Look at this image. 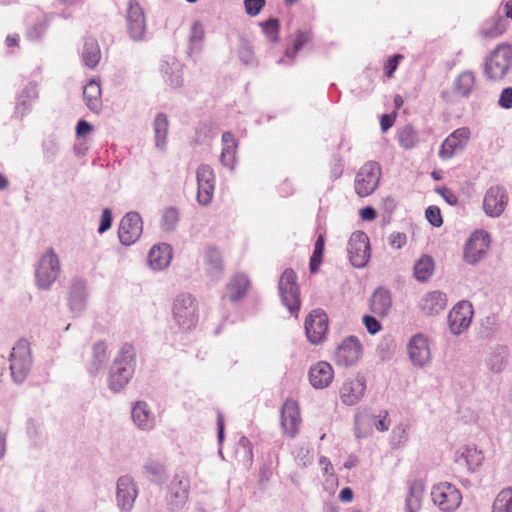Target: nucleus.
I'll return each mask as SVG.
<instances>
[{
	"instance_id": "obj_20",
	"label": "nucleus",
	"mask_w": 512,
	"mask_h": 512,
	"mask_svg": "<svg viewBox=\"0 0 512 512\" xmlns=\"http://www.w3.org/2000/svg\"><path fill=\"white\" fill-rule=\"evenodd\" d=\"M470 136L471 132L468 127L454 130L442 142L438 153L439 157L443 160L452 158L457 150H462L466 146Z\"/></svg>"
},
{
	"instance_id": "obj_27",
	"label": "nucleus",
	"mask_w": 512,
	"mask_h": 512,
	"mask_svg": "<svg viewBox=\"0 0 512 512\" xmlns=\"http://www.w3.org/2000/svg\"><path fill=\"white\" fill-rule=\"evenodd\" d=\"M38 98V91L35 84L29 83L26 85L21 93L17 96L14 115L22 119L32 107V104Z\"/></svg>"
},
{
	"instance_id": "obj_46",
	"label": "nucleus",
	"mask_w": 512,
	"mask_h": 512,
	"mask_svg": "<svg viewBox=\"0 0 512 512\" xmlns=\"http://www.w3.org/2000/svg\"><path fill=\"white\" fill-rule=\"evenodd\" d=\"M506 30L505 20L502 18H492L486 21L481 29V34L486 38H496Z\"/></svg>"
},
{
	"instance_id": "obj_59",
	"label": "nucleus",
	"mask_w": 512,
	"mask_h": 512,
	"mask_svg": "<svg viewBox=\"0 0 512 512\" xmlns=\"http://www.w3.org/2000/svg\"><path fill=\"white\" fill-rule=\"evenodd\" d=\"M498 104L500 107L504 109H511L512 108V87H507L502 90Z\"/></svg>"
},
{
	"instance_id": "obj_3",
	"label": "nucleus",
	"mask_w": 512,
	"mask_h": 512,
	"mask_svg": "<svg viewBox=\"0 0 512 512\" xmlns=\"http://www.w3.org/2000/svg\"><path fill=\"white\" fill-rule=\"evenodd\" d=\"M512 66V47L498 45L486 58L485 74L490 80H501Z\"/></svg>"
},
{
	"instance_id": "obj_57",
	"label": "nucleus",
	"mask_w": 512,
	"mask_h": 512,
	"mask_svg": "<svg viewBox=\"0 0 512 512\" xmlns=\"http://www.w3.org/2000/svg\"><path fill=\"white\" fill-rule=\"evenodd\" d=\"M389 244L395 249H401L407 242V236L401 232H393L388 238Z\"/></svg>"
},
{
	"instance_id": "obj_24",
	"label": "nucleus",
	"mask_w": 512,
	"mask_h": 512,
	"mask_svg": "<svg viewBox=\"0 0 512 512\" xmlns=\"http://www.w3.org/2000/svg\"><path fill=\"white\" fill-rule=\"evenodd\" d=\"M308 376L314 388L324 389L332 383L334 370L328 362L320 361L310 368Z\"/></svg>"
},
{
	"instance_id": "obj_48",
	"label": "nucleus",
	"mask_w": 512,
	"mask_h": 512,
	"mask_svg": "<svg viewBox=\"0 0 512 512\" xmlns=\"http://www.w3.org/2000/svg\"><path fill=\"white\" fill-rule=\"evenodd\" d=\"M179 220V213L178 210L174 207H169L165 209L162 220H161V227L165 231H171L173 230Z\"/></svg>"
},
{
	"instance_id": "obj_54",
	"label": "nucleus",
	"mask_w": 512,
	"mask_h": 512,
	"mask_svg": "<svg viewBox=\"0 0 512 512\" xmlns=\"http://www.w3.org/2000/svg\"><path fill=\"white\" fill-rule=\"evenodd\" d=\"M204 37L205 31L203 25L199 21L194 22L190 30V42L193 45L200 44L204 40Z\"/></svg>"
},
{
	"instance_id": "obj_11",
	"label": "nucleus",
	"mask_w": 512,
	"mask_h": 512,
	"mask_svg": "<svg viewBox=\"0 0 512 512\" xmlns=\"http://www.w3.org/2000/svg\"><path fill=\"white\" fill-rule=\"evenodd\" d=\"M363 356V345L354 335L343 339L335 350V363L340 367H352L356 365Z\"/></svg>"
},
{
	"instance_id": "obj_40",
	"label": "nucleus",
	"mask_w": 512,
	"mask_h": 512,
	"mask_svg": "<svg viewBox=\"0 0 512 512\" xmlns=\"http://www.w3.org/2000/svg\"><path fill=\"white\" fill-rule=\"evenodd\" d=\"M249 279L244 274L235 275L228 284L229 299L236 302L244 297L249 288Z\"/></svg>"
},
{
	"instance_id": "obj_43",
	"label": "nucleus",
	"mask_w": 512,
	"mask_h": 512,
	"mask_svg": "<svg viewBox=\"0 0 512 512\" xmlns=\"http://www.w3.org/2000/svg\"><path fill=\"white\" fill-rule=\"evenodd\" d=\"M147 478L155 483H163L167 479L165 465L159 461L150 460L144 465Z\"/></svg>"
},
{
	"instance_id": "obj_9",
	"label": "nucleus",
	"mask_w": 512,
	"mask_h": 512,
	"mask_svg": "<svg viewBox=\"0 0 512 512\" xmlns=\"http://www.w3.org/2000/svg\"><path fill=\"white\" fill-rule=\"evenodd\" d=\"M509 194L503 185H491L484 193L482 208L489 218H499L507 208Z\"/></svg>"
},
{
	"instance_id": "obj_56",
	"label": "nucleus",
	"mask_w": 512,
	"mask_h": 512,
	"mask_svg": "<svg viewBox=\"0 0 512 512\" xmlns=\"http://www.w3.org/2000/svg\"><path fill=\"white\" fill-rule=\"evenodd\" d=\"M112 219H113L112 218V211L109 208H105L102 211L100 225H99V228H98V232L100 234H102L105 231H107L108 229H110V227L112 225Z\"/></svg>"
},
{
	"instance_id": "obj_55",
	"label": "nucleus",
	"mask_w": 512,
	"mask_h": 512,
	"mask_svg": "<svg viewBox=\"0 0 512 512\" xmlns=\"http://www.w3.org/2000/svg\"><path fill=\"white\" fill-rule=\"evenodd\" d=\"M246 13L250 16H256L265 6V0H244Z\"/></svg>"
},
{
	"instance_id": "obj_31",
	"label": "nucleus",
	"mask_w": 512,
	"mask_h": 512,
	"mask_svg": "<svg viewBox=\"0 0 512 512\" xmlns=\"http://www.w3.org/2000/svg\"><path fill=\"white\" fill-rule=\"evenodd\" d=\"M205 270L212 278L218 279L224 272V263L220 251L212 246L205 250Z\"/></svg>"
},
{
	"instance_id": "obj_21",
	"label": "nucleus",
	"mask_w": 512,
	"mask_h": 512,
	"mask_svg": "<svg viewBox=\"0 0 512 512\" xmlns=\"http://www.w3.org/2000/svg\"><path fill=\"white\" fill-rule=\"evenodd\" d=\"M138 490L134 480L130 476H121L116 485V500L118 507L129 512L133 508L137 498Z\"/></svg>"
},
{
	"instance_id": "obj_62",
	"label": "nucleus",
	"mask_w": 512,
	"mask_h": 512,
	"mask_svg": "<svg viewBox=\"0 0 512 512\" xmlns=\"http://www.w3.org/2000/svg\"><path fill=\"white\" fill-rule=\"evenodd\" d=\"M323 255L320 253H314L312 254L310 258L309 263V269L311 273H316L319 270V267L322 263Z\"/></svg>"
},
{
	"instance_id": "obj_64",
	"label": "nucleus",
	"mask_w": 512,
	"mask_h": 512,
	"mask_svg": "<svg viewBox=\"0 0 512 512\" xmlns=\"http://www.w3.org/2000/svg\"><path fill=\"white\" fill-rule=\"evenodd\" d=\"M394 124V117L388 114H383L380 119V126L383 132H386Z\"/></svg>"
},
{
	"instance_id": "obj_47",
	"label": "nucleus",
	"mask_w": 512,
	"mask_h": 512,
	"mask_svg": "<svg viewBox=\"0 0 512 512\" xmlns=\"http://www.w3.org/2000/svg\"><path fill=\"white\" fill-rule=\"evenodd\" d=\"M35 20L32 26H30L27 30V37L30 40H38L42 37L48 27V21L44 14L41 12H35Z\"/></svg>"
},
{
	"instance_id": "obj_30",
	"label": "nucleus",
	"mask_w": 512,
	"mask_h": 512,
	"mask_svg": "<svg viewBox=\"0 0 512 512\" xmlns=\"http://www.w3.org/2000/svg\"><path fill=\"white\" fill-rule=\"evenodd\" d=\"M392 307V297L389 290L383 287L377 288L372 294L370 308L380 317L386 316Z\"/></svg>"
},
{
	"instance_id": "obj_29",
	"label": "nucleus",
	"mask_w": 512,
	"mask_h": 512,
	"mask_svg": "<svg viewBox=\"0 0 512 512\" xmlns=\"http://www.w3.org/2000/svg\"><path fill=\"white\" fill-rule=\"evenodd\" d=\"M238 149V140L231 132L222 134V151L220 161L223 166L233 170L236 165V154Z\"/></svg>"
},
{
	"instance_id": "obj_32",
	"label": "nucleus",
	"mask_w": 512,
	"mask_h": 512,
	"mask_svg": "<svg viewBox=\"0 0 512 512\" xmlns=\"http://www.w3.org/2000/svg\"><path fill=\"white\" fill-rule=\"evenodd\" d=\"M447 296L441 291H432L427 293L421 300L422 310L429 314L435 315L446 308Z\"/></svg>"
},
{
	"instance_id": "obj_45",
	"label": "nucleus",
	"mask_w": 512,
	"mask_h": 512,
	"mask_svg": "<svg viewBox=\"0 0 512 512\" xmlns=\"http://www.w3.org/2000/svg\"><path fill=\"white\" fill-rule=\"evenodd\" d=\"M492 512H512V487L504 488L497 494Z\"/></svg>"
},
{
	"instance_id": "obj_7",
	"label": "nucleus",
	"mask_w": 512,
	"mask_h": 512,
	"mask_svg": "<svg viewBox=\"0 0 512 512\" xmlns=\"http://www.w3.org/2000/svg\"><path fill=\"white\" fill-rule=\"evenodd\" d=\"M433 503L443 512L455 511L462 502L460 490L449 482H441L432 487Z\"/></svg>"
},
{
	"instance_id": "obj_14",
	"label": "nucleus",
	"mask_w": 512,
	"mask_h": 512,
	"mask_svg": "<svg viewBox=\"0 0 512 512\" xmlns=\"http://www.w3.org/2000/svg\"><path fill=\"white\" fill-rule=\"evenodd\" d=\"M328 331V316L322 309H315L310 312L305 320V333L311 344L322 343Z\"/></svg>"
},
{
	"instance_id": "obj_15",
	"label": "nucleus",
	"mask_w": 512,
	"mask_h": 512,
	"mask_svg": "<svg viewBox=\"0 0 512 512\" xmlns=\"http://www.w3.org/2000/svg\"><path fill=\"white\" fill-rule=\"evenodd\" d=\"M473 306L469 301L462 300L455 304L448 314V326L453 335H461L466 331L473 317Z\"/></svg>"
},
{
	"instance_id": "obj_2",
	"label": "nucleus",
	"mask_w": 512,
	"mask_h": 512,
	"mask_svg": "<svg viewBox=\"0 0 512 512\" xmlns=\"http://www.w3.org/2000/svg\"><path fill=\"white\" fill-rule=\"evenodd\" d=\"M172 315L177 325L185 330L194 328L198 323V304L189 293L178 294L172 304Z\"/></svg>"
},
{
	"instance_id": "obj_18",
	"label": "nucleus",
	"mask_w": 512,
	"mask_h": 512,
	"mask_svg": "<svg viewBox=\"0 0 512 512\" xmlns=\"http://www.w3.org/2000/svg\"><path fill=\"white\" fill-rule=\"evenodd\" d=\"M366 391V379L357 374L354 378L346 379L339 389V397L343 404L353 406L358 404Z\"/></svg>"
},
{
	"instance_id": "obj_25",
	"label": "nucleus",
	"mask_w": 512,
	"mask_h": 512,
	"mask_svg": "<svg viewBox=\"0 0 512 512\" xmlns=\"http://www.w3.org/2000/svg\"><path fill=\"white\" fill-rule=\"evenodd\" d=\"M457 463H465L470 472L476 471L484 461V454L475 445H465L456 452Z\"/></svg>"
},
{
	"instance_id": "obj_34",
	"label": "nucleus",
	"mask_w": 512,
	"mask_h": 512,
	"mask_svg": "<svg viewBox=\"0 0 512 512\" xmlns=\"http://www.w3.org/2000/svg\"><path fill=\"white\" fill-rule=\"evenodd\" d=\"M100 83L94 79L90 80L83 89V97L86 106L95 113H98L102 108Z\"/></svg>"
},
{
	"instance_id": "obj_8",
	"label": "nucleus",
	"mask_w": 512,
	"mask_h": 512,
	"mask_svg": "<svg viewBox=\"0 0 512 512\" xmlns=\"http://www.w3.org/2000/svg\"><path fill=\"white\" fill-rule=\"evenodd\" d=\"M381 167L375 161L366 162L356 174L355 192L360 197L372 194L379 185Z\"/></svg>"
},
{
	"instance_id": "obj_44",
	"label": "nucleus",
	"mask_w": 512,
	"mask_h": 512,
	"mask_svg": "<svg viewBox=\"0 0 512 512\" xmlns=\"http://www.w3.org/2000/svg\"><path fill=\"white\" fill-rule=\"evenodd\" d=\"M399 145L404 149H412L418 143V132L412 125H405L397 132Z\"/></svg>"
},
{
	"instance_id": "obj_13",
	"label": "nucleus",
	"mask_w": 512,
	"mask_h": 512,
	"mask_svg": "<svg viewBox=\"0 0 512 512\" xmlns=\"http://www.w3.org/2000/svg\"><path fill=\"white\" fill-rule=\"evenodd\" d=\"M301 423L302 418L298 402L292 398L286 399L280 414V425L283 434L289 438H294L300 430Z\"/></svg>"
},
{
	"instance_id": "obj_52",
	"label": "nucleus",
	"mask_w": 512,
	"mask_h": 512,
	"mask_svg": "<svg viewBox=\"0 0 512 512\" xmlns=\"http://www.w3.org/2000/svg\"><path fill=\"white\" fill-rule=\"evenodd\" d=\"M408 440V432L406 427L398 425L393 429L391 442L393 446L400 447L404 445Z\"/></svg>"
},
{
	"instance_id": "obj_51",
	"label": "nucleus",
	"mask_w": 512,
	"mask_h": 512,
	"mask_svg": "<svg viewBox=\"0 0 512 512\" xmlns=\"http://www.w3.org/2000/svg\"><path fill=\"white\" fill-rule=\"evenodd\" d=\"M238 55L244 65L253 66L256 64L254 51L249 43H243L240 46Z\"/></svg>"
},
{
	"instance_id": "obj_26",
	"label": "nucleus",
	"mask_w": 512,
	"mask_h": 512,
	"mask_svg": "<svg viewBox=\"0 0 512 512\" xmlns=\"http://www.w3.org/2000/svg\"><path fill=\"white\" fill-rule=\"evenodd\" d=\"M189 481L175 477L170 484L168 503L172 510L181 508L188 499Z\"/></svg>"
},
{
	"instance_id": "obj_49",
	"label": "nucleus",
	"mask_w": 512,
	"mask_h": 512,
	"mask_svg": "<svg viewBox=\"0 0 512 512\" xmlns=\"http://www.w3.org/2000/svg\"><path fill=\"white\" fill-rule=\"evenodd\" d=\"M263 33L269 41L276 43L279 40V21L276 18L261 23Z\"/></svg>"
},
{
	"instance_id": "obj_10",
	"label": "nucleus",
	"mask_w": 512,
	"mask_h": 512,
	"mask_svg": "<svg viewBox=\"0 0 512 512\" xmlns=\"http://www.w3.org/2000/svg\"><path fill=\"white\" fill-rule=\"evenodd\" d=\"M491 238L488 232L484 230H476L468 238L463 258L466 263L475 265L482 261L490 248Z\"/></svg>"
},
{
	"instance_id": "obj_23",
	"label": "nucleus",
	"mask_w": 512,
	"mask_h": 512,
	"mask_svg": "<svg viewBox=\"0 0 512 512\" xmlns=\"http://www.w3.org/2000/svg\"><path fill=\"white\" fill-rule=\"evenodd\" d=\"M172 258V247L167 243H160L150 249L147 261L151 269L161 271L170 265Z\"/></svg>"
},
{
	"instance_id": "obj_61",
	"label": "nucleus",
	"mask_w": 512,
	"mask_h": 512,
	"mask_svg": "<svg viewBox=\"0 0 512 512\" xmlns=\"http://www.w3.org/2000/svg\"><path fill=\"white\" fill-rule=\"evenodd\" d=\"M437 192L445 199V201L448 204L456 205L458 203V197L452 190H450L446 187H442V188H438Z\"/></svg>"
},
{
	"instance_id": "obj_6",
	"label": "nucleus",
	"mask_w": 512,
	"mask_h": 512,
	"mask_svg": "<svg viewBox=\"0 0 512 512\" xmlns=\"http://www.w3.org/2000/svg\"><path fill=\"white\" fill-rule=\"evenodd\" d=\"M32 364L30 346L27 340H19L12 348L10 370L13 380L21 383L25 380Z\"/></svg>"
},
{
	"instance_id": "obj_35",
	"label": "nucleus",
	"mask_w": 512,
	"mask_h": 512,
	"mask_svg": "<svg viewBox=\"0 0 512 512\" xmlns=\"http://www.w3.org/2000/svg\"><path fill=\"white\" fill-rule=\"evenodd\" d=\"M312 39V33L309 30H298L293 40L292 48H287L284 57L278 60L279 64H292L298 51Z\"/></svg>"
},
{
	"instance_id": "obj_36",
	"label": "nucleus",
	"mask_w": 512,
	"mask_h": 512,
	"mask_svg": "<svg viewBox=\"0 0 512 512\" xmlns=\"http://www.w3.org/2000/svg\"><path fill=\"white\" fill-rule=\"evenodd\" d=\"M81 58L83 64L90 69H93L98 65L101 59V51L96 39L92 37L85 39Z\"/></svg>"
},
{
	"instance_id": "obj_60",
	"label": "nucleus",
	"mask_w": 512,
	"mask_h": 512,
	"mask_svg": "<svg viewBox=\"0 0 512 512\" xmlns=\"http://www.w3.org/2000/svg\"><path fill=\"white\" fill-rule=\"evenodd\" d=\"M363 322L367 331L372 335L378 333L381 330L380 322L373 316L365 315L363 317Z\"/></svg>"
},
{
	"instance_id": "obj_5",
	"label": "nucleus",
	"mask_w": 512,
	"mask_h": 512,
	"mask_svg": "<svg viewBox=\"0 0 512 512\" xmlns=\"http://www.w3.org/2000/svg\"><path fill=\"white\" fill-rule=\"evenodd\" d=\"M60 261L52 248H49L40 258L36 271V284L40 289H48L58 278Z\"/></svg>"
},
{
	"instance_id": "obj_37",
	"label": "nucleus",
	"mask_w": 512,
	"mask_h": 512,
	"mask_svg": "<svg viewBox=\"0 0 512 512\" xmlns=\"http://www.w3.org/2000/svg\"><path fill=\"white\" fill-rule=\"evenodd\" d=\"M108 360L107 345L105 342L99 341L93 345L92 360L88 365L90 375H97L105 366Z\"/></svg>"
},
{
	"instance_id": "obj_33",
	"label": "nucleus",
	"mask_w": 512,
	"mask_h": 512,
	"mask_svg": "<svg viewBox=\"0 0 512 512\" xmlns=\"http://www.w3.org/2000/svg\"><path fill=\"white\" fill-rule=\"evenodd\" d=\"M425 485L421 480H414L409 485V491L405 500L406 512H419L422 506V499Z\"/></svg>"
},
{
	"instance_id": "obj_12",
	"label": "nucleus",
	"mask_w": 512,
	"mask_h": 512,
	"mask_svg": "<svg viewBox=\"0 0 512 512\" xmlns=\"http://www.w3.org/2000/svg\"><path fill=\"white\" fill-rule=\"evenodd\" d=\"M347 251L349 260L354 267H364L370 259V243L367 234L363 231L352 233Z\"/></svg>"
},
{
	"instance_id": "obj_16",
	"label": "nucleus",
	"mask_w": 512,
	"mask_h": 512,
	"mask_svg": "<svg viewBox=\"0 0 512 512\" xmlns=\"http://www.w3.org/2000/svg\"><path fill=\"white\" fill-rule=\"evenodd\" d=\"M143 231V221L139 213L128 212L120 221L118 228L119 241L124 246L134 244Z\"/></svg>"
},
{
	"instance_id": "obj_4",
	"label": "nucleus",
	"mask_w": 512,
	"mask_h": 512,
	"mask_svg": "<svg viewBox=\"0 0 512 512\" xmlns=\"http://www.w3.org/2000/svg\"><path fill=\"white\" fill-rule=\"evenodd\" d=\"M282 304L292 315L297 316L301 306L300 290L297 284V275L292 269H286L278 283Z\"/></svg>"
},
{
	"instance_id": "obj_38",
	"label": "nucleus",
	"mask_w": 512,
	"mask_h": 512,
	"mask_svg": "<svg viewBox=\"0 0 512 512\" xmlns=\"http://www.w3.org/2000/svg\"><path fill=\"white\" fill-rule=\"evenodd\" d=\"M169 121L164 113H158L153 122L155 145L159 150L166 147Z\"/></svg>"
},
{
	"instance_id": "obj_58",
	"label": "nucleus",
	"mask_w": 512,
	"mask_h": 512,
	"mask_svg": "<svg viewBox=\"0 0 512 512\" xmlns=\"http://www.w3.org/2000/svg\"><path fill=\"white\" fill-rule=\"evenodd\" d=\"M403 56L400 55V54H396L392 57H389L385 64H384V70H385V75L390 78L392 77L393 73L395 72V70L397 69V66H398V62L399 60L402 58Z\"/></svg>"
},
{
	"instance_id": "obj_39",
	"label": "nucleus",
	"mask_w": 512,
	"mask_h": 512,
	"mask_svg": "<svg viewBox=\"0 0 512 512\" xmlns=\"http://www.w3.org/2000/svg\"><path fill=\"white\" fill-rule=\"evenodd\" d=\"M475 75L471 71H464L457 76L453 84V91L461 97H468L475 87Z\"/></svg>"
},
{
	"instance_id": "obj_50",
	"label": "nucleus",
	"mask_w": 512,
	"mask_h": 512,
	"mask_svg": "<svg viewBox=\"0 0 512 512\" xmlns=\"http://www.w3.org/2000/svg\"><path fill=\"white\" fill-rule=\"evenodd\" d=\"M487 367L494 373H500L506 366V360L500 352H493L486 360Z\"/></svg>"
},
{
	"instance_id": "obj_42",
	"label": "nucleus",
	"mask_w": 512,
	"mask_h": 512,
	"mask_svg": "<svg viewBox=\"0 0 512 512\" xmlns=\"http://www.w3.org/2000/svg\"><path fill=\"white\" fill-rule=\"evenodd\" d=\"M434 272V261L431 256H422L414 265V276L420 282L431 278Z\"/></svg>"
},
{
	"instance_id": "obj_53",
	"label": "nucleus",
	"mask_w": 512,
	"mask_h": 512,
	"mask_svg": "<svg viewBox=\"0 0 512 512\" xmlns=\"http://www.w3.org/2000/svg\"><path fill=\"white\" fill-rule=\"evenodd\" d=\"M428 222L434 227H440L443 224L440 209L437 206H429L425 211Z\"/></svg>"
},
{
	"instance_id": "obj_17",
	"label": "nucleus",
	"mask_w": 512,
	"mask_h": 512,
	"mask_svg": "<svg viewBox=\"0 0 512 512\" xmlns=\"http://www.w3.org/2000/svg\"><path fill=\"white\" fill-rule=\"evenodd\" d=\"M197 202L202 206L211 203L215 190V174L207 164H201L196 170Z\"/></svg>"
},
{
	"instance_id": "obj_19",
	"label": "nucleus",
	"mask_w": 512,
	"mask_h": 512,
	"mask_svg": "<svg viewBox=\"0 0 512 512\" xmlns=\"http://www.w3.org/2000/svg\"><path fill=\"white\" fill-rule=\"evenodd\" d=\"M409 359L416 367L422 368L431 360L428 338L419 333L414 335L407 346Z\"/></svg>"
},
{
	"instance_id": "obj_41",
	"label": "nucleus",
	"mask_w": 512,
	"mask_h": 512,
	"mask_svg": "<svg viewBox=\"0 0 512 512\" xmlns=\"http://www.w3.org/2000/svg\"><path fill=\"white\" fill-rule=\"evenodd\" d=\"M69 305L71 311L74 313H79L84 310L86 306V292L84 283L77 282L72 286Z\"/></svg>"
},
{
	"instance_id": "obj_63",
	"label": "nucleus",
	"mask_w": 512,
	"mask_h": 512,
	"mask_svg": "<svg viewBox=\"0 0 512 512\" xmlns=\"http://www.w3.org/2000/svg\"><path fill=\"white\" fill-rule=\"evenodd\" d=\"M379 417L380 419L375 424L376 429L380 432L387 431L389 429V422H387L388 412L384 411Z\"/></svg>"
},
{
	"instance_id": "obj_22",
	"label": "nucleus",
	"mask_w": 512,
	"mask_h": 512,
	"mask_svg": "<svg viewBox=\"0 0 512 512\" xmlns=\"http://www.w3.org/2000/svg\"><path fill=\"white\" fill-rule=\"evenodd\" d=\"M127 26L130 37L139 41L146 33V19L142 7L137 1L131 0L127 10Z\"/></svg>"
},
{
	"instance_id": "obj_1",
	"label": "nucleus",
	"mask_w": 512,
	"mask_h": 512,
	"mask_svg": "<svg viewBox=\"0 0 512 512\" xmlns=\"http://www.w3.org/2000/svg\"><path fill=\"white\" fill-rule=\"evenodd\" d=\"M135 370V350L124 343L110 368L108 386L113 392L121 391L130 381Z\"/></svg>"
},
{
	"instance_id": "obj_28",
	"label": "nucleus",
	"mask_w": 512,
	"mask_h": 512,
	"mask_svg": "<svg viewBox=\"0 0 512 512\" xmlns=\"http://www.w3.org/2000/svg\"><path fill=\"white\" fill-rule=\"evenodd\" d=\"M131 416L134 424L141 430L149 431L155 426L154 415L144 401H138L134 404Z\"/></svg>"
}]
</instances>
